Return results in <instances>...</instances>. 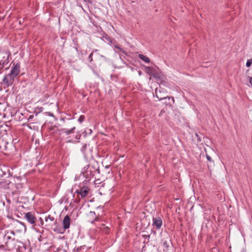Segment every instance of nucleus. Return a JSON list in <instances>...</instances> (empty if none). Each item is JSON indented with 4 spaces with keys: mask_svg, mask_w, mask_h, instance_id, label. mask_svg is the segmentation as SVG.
<instances>
[{
    "mask_svg": "<svg viewBox=\"0 0 252 252\" xmlns=\"http://www.w3.org/2000/svg\"><path fill=\"white\" fill-rule=\"evenodd\" d=\"M11 53L9 51L1 50H0V63L1 64V68H3L9 62V56Z\"/></svg>",
    "mask_w": 252,
    "mask_h": 252,
    "instance_id": "4",
    "label": "nucleus"
},
{
    "mask_svg": "<svg viewBox=\"0 0 252 252\" xmlns=\"http://www.w3.org/2000/svg\"><path fill=\"white\" fill-rule=\"evenodd\" d=\"M85 2L90 3H92V0H83Z\"/></svg>",
    "mask_w": 252,
    "mask_h": 252,
    "instance_id": "34",
    "label": "nucleus"
},
{
    "mask_svg": "<svg viewBox=\"0 0 252 252\" xmlns=\"http://www.w3.org/2000/svg\"><path fill=\"white\" fill-rule=\"evenodd\" d=\"M17 75L15 73H10L5 75L2 79L1 84L4 85V88H8L13 84L14 79Z\"/></svg>",
    "mask_w": 252,
    "mask_h": 252,
    "instance_id": "5",
    "label": "nucleus"
},
{
    "mask_svg": "<svg viewBox=\"0 0 252 252\" xmlns=\"http://www.w3.org/2000/svg\"><path fill=\"white\" fill-rule=\"evenodd\" d=\"M157 97L158 98V99L160 100L162 99H166L168 98V100L170 101L171 97L169 96H163V97H159L157 94Z\"/></svg>",
    "mask_w": 252,
    "mask_h": 252,
    "instance_id": "20",
    "label": "nucleus"
},
{
    "mask_svg": "<svg viewBox=\"0 0 252 252\" xmlns=\"http://www.w3.org/2000/svg\"><path fill=\"white\" fill-rule=\"evenodd\" d=\"M206 158L207 160L210 162H213V160L212 159V158L210 156H209L208 155H206Z\"/></svg>",
    "mask_w": 252,
    "mask_h": 252,
    "instance_id": "27",
    "label": "nucleus"
},
{
    "mask_svg": "<svg viewBox=\"0 0 252 252\" xmlns=\"http://www.w3.org/2000/svg\"><path fill=\"white\" fill-rule=\"evenodd\" d=\"M14 235L13 231L7 232L3 235L2 237L4 241V244L0 245V249L8 251H14L15 252H25L26 250V246L23 243L19 241L18 240L12 238L10 234Z\"/></svg>",
    "mask_w": 252,
    "mask_h": 252,
    "instance_id": "1",
    "label": "nucleus"
},
{
    "mask_svg": "<svg viewBox=\"0 0 252 252\" xmlns=\"http://www.w3.org/2000/svg\"><path fill=\"white\" fill-rule=\"evenodd\" d=\"M138 56L139 58L144 62L146 63H149L150 62V60L149 59V58L145 56V55L142 54H139Z\"/></svg>",
    "mask_w": 252,
    "mask_h": 252,
    "instance_id": "17",
    "label": "nucleus"
},
{
    "mask_svg": "<svg viewBox=\"0 0 252 252\" xmlns=\"http://www.w3.org/2000/svg\"><path fill=\"white\" fill-rule=\"evenodd\" d=\"M20 64L17 63L11 69L10 72L15 73L16 75H18L20 72Z\"/></svg>",
    "mask_w": 252,
    "mask_h": 252,
    "instance_id": "12",
    "label": "nucleus"
},
{
    "mask_svg": "<svg viewBox=\"0 0 252 252\" xmlns=\"http://www.w3.org/2000/svg\"><path fill=\"white\" fill-rule=\"evenodd\" d=\"M146 72L150 76H153L154 78H157V74L155 69L150 66L145 67Z\"/></svg>",
    "mask_w": 252,
    "mask_h": 252,
    "instance_id": "11",
    "label": "nucleus"
},
{
    "mask_svg": "<svg viewBox=\"0 0 252 252\" xmlns=\"http://www.w3.org/2000/svg\"><path fill=\"white\" fill-rule=\"evenodd\" d=\"M72 142V140H68V142Z\"/></svg>",
    "mask_w": 252,
    "mask_h": 252,
    "instance_id": "48",
    "label": "nucleus"
},
{
    "mask_svg": "<svg viewBox=\"0 0 252 252\" xmlns=\"http://www.w3.org/2000/svg\"><path fill=\"white\" fill-rule=\"evenodd\" d=\"M71 223V219L70 217L67 215H66L63 220V228H57L56 227L54 229V231L57 233L63 234L65 230L68 229L70 227Z\"/></svg>",
    "mask_w": 252,
    "mask_h": 252,
    "instance_id": "3",
    "label": "nucleus"
},
{
    "mask_svg": "<svg viewBox=\"0 0 252 252\" xmlns=\"http://www.w3.org/2000/svg\"><path fill=\"white\" fill-rule=\"evenodd\" d=\"M43 238L41 235H40L38 238V240L39 242H41L42 241Z\"/></svg>",
    "mask_w": 252,
    "mask_h": 252,
    "instance_id": "33",
    "label": "nucleus"
},
{
    "mask_svg": "<svg viewBox=\"0 0 252 252\" xmlns=\"http://www.w3.org/2000/svg\"><path fill=\"white\" fill-rule=\"evenodd\" d=\"M57 223V220L54 222V224L56 225Z\"/></svg>",
    "mask_w": 252,
    "mask_h": 252,
    "instance_id": "47",
    "label": "nucleus"
},
{
    "mask_svg": "<svg viewBox=\"0 0 252 252\" xmlns=\"http://www.w3.org/2000/svg\"><path fill=\"white\" fill-rule=\"evenodd\" d=\"M85 116L84 115H81L79 118L78 119V121L80 123H82L84 120H85Z\"/></svg>",
    "mask_w": 252,
    "mask_h": 252,
    "instance_id": "21",
    "label": "nucleus"
},
{
    "mask_svg": "<svg viewBox=\"0 0 252 252\" xmlns=\"http://www.w3.org/2000/svg\"><path fill=\"white\" fill-rule=\"evenodd\" d=\"M98 220V218L97 217H95L94 220L92 221V223H94V221H96Z\"/></svg>",
    "mask_w": 252,
    "mask_h": 252,
    "instance_id": "40",
    "label": "nucleus"
},
{
    "mask_svg": "<svg viewBox=\"0 0 252 252\" xmlns=\"http://www.w3.org/2000/svg\"><path fill=\"white\" fill-rule=\"evenodd\" d=\"M110 229L108 227H106L104 228V231L106 233H108L109 232Z\"/></svg>",
    "mask_w": 252,
    "mask_h": 252,
    "instance_id": "28",
    "label": "nucleus"
},
{
    "mask_svg": "<svg viewBox=\"0 0 252 252\" xmlns=\"http://www.w3.org/2000/svg\"><path fill=\"white\" fill-rule=\"evenodd\" d=\"M108 44L111 46H114V48L119 50L118 52L125 53V51L118 45L117 41L114 39V42H109Z\"/></svg>",
    "mask_w": 252,
    "mask_h": 252,
    "instance_id": "14",
    "label": "nucleus"
},
{
    "mask_svg": "<svg viewBox=\"0 0 252 252\" xmlns=\"http://www.w3.org/2000/svg\"><path fill=\"white\" fill-rule=\"evenodd\" d=\"M84 171L82 172V175L88 180L94 177L96 173L100 174L98 162L93 160L88 165L84 167Z\"/></svg>",
    "mask_w": 252,
    "mask_h": 252,
    "instance_id": "2",
    "label": "nucleus"
},
{
    "mask_svg": "<svg viewBox=\"0 0 252 252\" xmlns=\"http://www.w3.org/2000/svg\"><path fill=\"white\" fill-rule=\"evenodd\" d=\"M76 129V128L74 126H72L70 128L66 127L61 128L58 130L59 135H63L66 136L67 138H70L71 137L72 135L75 133Z\"/></svg>",
    "mask_w": 252,
    "mask_h": 252,
    "instance_id": "6",
    "label": "nucleus"
},
{
    "mask_svg": "<svg viewBox=\"0 0 252 252\" xmlns=\"http://www.w3.org/2000/svg\"><path fill=\"white\" fill-rule=\"evenodd\" d=\"M165 103H166L167 104H170V103H170V101H169V102H168V101H167V102H165Z\"/></svg>",
    "mask_w": 252,
    "mask_h": 252,
    "instance_id": "43",
    "label": "nucleus"
},
{
    "mask_svg": "<svg viewBox=\"0 0 252 252\" xmlns=\"http://www.w3.org/2000/svg\"><path fill=\"white\" fill-rule=\"evenodd\" d=\"M21 23H22V21H20L19 23L21 24Z\"/></svg>",
    "mask_w": 252,
    "mask_h": 252,
    "instance_id": "49",
    "label": "nucleus"
},
{
    "mask_svg": "<svg viewBox=\"0 0 252 252\" xmlns=\"http://www.w3.org/2000/svg\"><path fill=\"white\" fill-rule=\"evenodd\" d=\"M170 243L167 242V241H165L163 243V246L164 247L163 251H167L168 250V248H169Z\"/></svg>",
    "mask_w": 252,
    "mask_h": 252,
    "instance_id": "18",
    "label": "nucleus"
},
{
    "mask_svg": "<svg viewBox=\"0 0 252 252\" xmlns=\"http://www.w3.org/2000/svg\"><path fill=\"white\" fill-rule=\"evenodd\" d=\"M86 147H87V144H83V145L82 146V148L81 149V151H82V153H85L86 149Z\"/></svg>",
    "mask_w": 252,
    "mask_h": 252,
    "instance_id": "23",
    "label": "nucleus"
},
{
    "mask_svg": "<svg viewBox=\"0 0 252 252\" xmlns=\"http://www.w3.org/2000/svg\"><path fill=\"white\" fill-rule=\"evenodd\" d=\"M80 201V198H78V199H76L74 200V202L76 203H79Z\"/></svg>",
    "mask_w": 252,
    "mask_h": 252,
    "instance_id": "30",
    "label": "nucleus"
},
{
    "mask_svg": "<svg viewBox=\"0 0 252 252\" xmlns=\"http://www.w3.org/2000/svg\"><path fill=\"white\" fill-rule=\"evenodd\" d=\"M3 68H1V64L0 63V74H1L3 72Z\"/></svg>",
    "mask_w": 252,
    "mask_h": 252,
    "instance_id": "36",
    "label": "nucleus"
},
{
    "mask_svg": "<svg viewBox=\"0 0 252 252\" xmlns=\"http://www.w3.org/2000/svg\"><path fill=\"white\" fill-rule=\"evenodd\" d=\"M90 214L91 216H92L93 217H94V216H95V212H93V211H91V212H90Z\"/></svg>",
    "mask_w": 252,
    "mask_h": 252,
    "instance_id": "32",
    "label": "nucleus"
},
{
    "mask_svg": "<svg viewBox=\"0 0 252 252\" xmlns=\"http://www.w3.org/2000/svg\"><path fill=\"white\" fill-rule=\"evenodd\" d=\"M24 218L31 224H34L36 220L34 213L31 212L25 213Z\"/></svg>",
    "mask_w": 252,
    "mask_h": 252,
    "instance_id": "8",
    "label": "nucleus"
},
{
    "mask_svg": "<svg viewBox=\"0 0 252 252\" xmlns=\"http://www.w3.org/2000/svg\"><path fill=\"white\" fill-rule=\"evenodd\" d=\"M110 165H106V166H105V168H109L110 167Z\"/></svg>",
    "mask_w": 252,
    "mask_h": 252,
    "instance_id": "44",
    "label": "nucleus"
},
{
    "mask_svg": "<svg viewBox=\"0 0 252 252\" xmlns=\"http://www.w3.org/2000/svg\"><path fill=\"white\" fill-rule=\"evenodd\" d=\"M81 249H82V247H78V248H77V249H76V251H77V252H81Z\"/></svg>",
    "mask_w": 252,
    "mask_h": 252,
    "instance_id": "35",
    "label": "nucleus"
},
{
    "mask_svg": "<svg viewBox=\"0 0 252 252\" xmlns=\"http://www.w3.org/2000/svg\"><path fill=\"white\" fill-rule=\"evenodd\" d=\"M33 118V115H30V116L28 118V121H30V120L32 119Z\"/></svg>",
    "mask_w": 252,
    "mask_h": 252,
    "instance_id": "31",
    "label": "nucleus"
},
{
    "mask_svg": "<svg viewBox=\"0 0 252 252\" xmlns=\"http://www.w3.org/2000/svg\"><path fill=\"white\" fill-rule=\"evenodd\" d=\"M16 186L17 189H22L23 187V184L22 183H17Z\"/></svg>",
    "mask_w": 252,
    "mask_h": 252,
    "instance_id": "24",
    "label": "nucleus"
},
{
    "mask_svg": "<svg viewBox=\"0 0 252 252\" xmlns=\"http://www.w3.org/2000/svg\"><path fill=\"white\" fill-rule=\"evenodd\" d=\"M75 192L80 195L82 198H84L88 194L89 189L86 186H83L80 189L76 190Z\"/></svg>",
    "mask_w": 252,
    "mask_h": 252,
    "instance_id": "10",
    "label": "nucleus"
},
{
    "mask_svg": "<svg viewBox=\"0 0 252 252\" xmlns=\"http://www.w3.org/2000/svg\"><path fill=\"white\" fill-rule=\"evenodd\" d=\"M81 135L77 132V134L75 136V138L76 140H80L81 138Z\"/></svg>",
    "mask_w": 252,
    "mask_h": 252,
    "instance_id": "26",
    "label": "nucleus"
},
{
    "mask_svg": "<svg viewBox=\"0 0 252 252\" xmlns=\"http://www.w3.org/2000/svg\"><path fill=\"white\" fill-rule=\"evenodd\" d=\"M97 50L96 49H94L93 51V52L90 54V55L88 57V61L89 62V63L91 64H95V63L94 62V61L93 60V56L94 55V52H97Z\"/></svg>",
    "mask_w": 252,
    "mask_h": 252,
    "instance_id": "16",
    "label": "nucleus"
},
{
    "mask_svg": "<svg viewBox=\"0 0 252 252\" xmlns=\"http://www.w3.org/2000/svg\"><path fill=\"white\" fill-rule=\"evenodd\" d=\"M143 237L145 239H149L150 237V235H142Z\"/></svg>",
    "mask_w": 252,
    "mask_h": 252,
    "instance_id": "29",
    "label": "nucleus"
},
{
    "mask_svg": "<svg viewBox=\"0 0 252 252\" xmlns=\"http://www.w3.org/2000/svg\"><path fill=\"white\" fill-rule=\"evenodd\" d=\"M48 220L51 221H53L55 219L54 217H52L51 215H48V216L45 218V221L47 222Z\"/></svg>",
    "mask_w": 252,
    "mask_h": 252,
    "instance_id": "19",
    "label": "nucleus"
},
{
    "mask_svg": "<svg viewBox=\"0 0 252 252\" xmlns=\"http://www.w3.org/2000/svg\"><path fill=\"white\" fill-rule=\"evenodd\" d=\"M252 63V59L248 60L246 63V66L249 67H250Z\"/></svg>",
    "mask_w": 252,
    "mask_h": 252,
    "instance_id": "22",
    "label": "nucleus"
},
{
    "mask_svg": "<svg viewBox=\"0 0 252 252\" xmlns=\"http://www.w3.org/2000/svg\"><path fill=\"white\" fill-rule=\"evenodd\" d=\"M39 220H40V221L41 222V224L43 225V220L41 218H40Z\"/></svg>",
    "mask_w": 252,
    "mask_h": 252,
    "instance_id": "38",
    "label": "nucleus"
},
{
    "mask_svg": "<svg viewBox=\"0 0 252 252\" xmlns=\"http://www.w3.org/2000/svg\"><path fill=\"white\" fill-rule=\"evenodd\" d=\"M153 225L157 229H159L162 225V220L161 218L159 217H153Z\"/></svg>",
    "mask_w": 252,
    "mask_h": 252,
    "instance_id": "9",
    "label": "nucleus"
},
{
    "mask_svg": "<svg viewBox=\"0 0 252 252\" xmlns=\"http://www.w3.org/2000/svg\"><path fill=\"white\" fill-rule=\"evenodd\" d=\"M88 131H89V134H91V133L92 132V129H88Z\"/></svg>",
    "mask_w": 252,
    "mask_h": 252,
    "instance_id": "41",
    "label": "nucleus"
},
{
    "mask_svg": "<svg viewBox=\"0 0 252 252\" xmlns=\"http://www.w3.org/2000/svg\"><path fill=\"white\" fill-rule=\"evenodd\" d=\"M60 128H58L56 126H53L49 128V130L50 132H52V134L53 135L58 134L59 135V132L58 131Z\"/></svg>",
    "mask_w": 252,
    "mask_h": 252,
    "instance_id": "15",
    "label": "nucleus"
},
{
    "mask_svg": "<svg viewBox=\"0 0 252 252\" xmlns=\"http://www.w3.org/2000/svg\"><path fill=\"white\" fill-rule=\"evenodd\" d=\"M13 225L14 229L17 232H22L26 230L27 228L24 222L16 220Z\"/></svg>",
    "mask_w": 252,
    "mask_h": 252,
    "instance_id": "7",
    "label": "nucleus"
},
{
    "mask_svg": "<svg viewBox=\"0 0 252 252\" xmlns=\"http://www.w3.org/2000/svg\"><path fill=\"white\" fill-rule=\"evenodd\" d=\"M101 39L107 43H108L109 42H114V39L111 38L106 33L103 34L101 37Z\"/></svg>",
    "mask_w": 252,
    "mask_h": 252,
    "instance_id": "13",
    "label": "nucleus"
},
{
    "mask_svg": "<svg viewBox=\"0 0 252 252\" xmlns=\"http://www.w3.org/2000/svg\"><path fill=\"white\" fill-rule=\"evenodd\" d=\"M165 103H166L167 104H170V103H170V101H169V102H168V101H167V102H165Z\"/></svg>",
    "mask_w": 252,
    "mask_h": 252,
    "instance_id": "42",
    "label": "nucleus"
},
{
    "mask_svg": "<svg viewBox=\"0 0 252 252\" xmlns=\"http://www.w3.org/2000/svg\"><path fill=\"white\" fill-rule=\"evenodd\" d=\"M10 182H8V183H5V185H3V182H0V184L4 188H6V187H7V186L9 185L10 184Z\"/></svg>",
    "mask_w": 252,
    "mask_h": 252,
    "instance_id": "25",
    "label": "nucleus"
},
{
    "mask_svg": "<svg viewBox=\"0 0 252 252\" xmlns=\"http://www.w3.org/2000/svg\"><path fill=\"white\" fill-rule=\"evenodd\" d=\"M250 83L251 84L252 86V77L250 78Z\"/></svg>",
    "mask_w": 252,
    "mask_h": 252,
    "instance_id": "37",
    "label": "nucleus"
},
{
    "mask_svg": "<svg viewBox=\"0 0 252 252\" xmlns=\"http://www.w3.org/2000/svg\"><path fill=\"white\" fill-rule=\"evenodd\" d=\"M100 57L104 58L106 60V58H105V57L104 56H103L102 55H101Z\"/></svg>",
    "mask_w": 252,
    "mask_h": 252,
    "instance_id": "45",
    "label": "nucleus"
},
{
    "mask_svg": "<svg viewBox=\"0 0 252 252\" xmlns=\"http://www.w3.org/2000/svg\"><path fill=\"white\" fill-rule=\"evenodd\" d=\"M83 133H84V136H86L87 135V132L86 130H85L84 132H83Z\"/></svg>",
    "mask_w": 252,
    "mask_h": 252,
    "instance_id": "39",
    "label": "nucleus"
},
{
    "mask_svg": "<svg viewBox=\"0 0 252 252\" xmlns=\"http://www.w3.org/2000/svg\"><path fill=\"white\" fill-rule=\"evenodd\" d=\"M171 99H172V100L173 101V102H174V98H173V97H171Z\"/></svg>",
    "mask_w": 252,
    "mask_h": 252,
    "instance_id": "46",
    "label": "nucleus"
}]
</instances>
